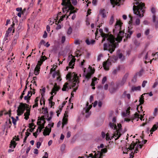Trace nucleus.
<instances>
[{"label":"nucleus","instance_id":"052dcab7","mask_svg":"<svg viewBox=\"0 0 158 158\" xmlns=\"http://www.w3.org/2000/svg\"><path fill=\"white\" fill-rule=\"evenodd\" d=\"M67 102L66 101H64L62 103V106L61 107H60V111H61L62 110V108L66 104V103Z\"/></svg>","mask_w":158,"mask_h":158},{"label":"nucleus","instance_id":"393cba45","mask_svg":"<svg viewBox=\"0 0 158 158\" xmlns=\"http://www.w3.org/2000/svg\"><path fill=\"white\" fill-rule=\"evenodd\" d=\"M85 42L88 45L94 44L95 43V41L94 40H92L89 41V39H87L85 40Z\"/></svg>","mask_w":158,"mask_h":158},{"label":"nucleus","instance_id":"cd10ccee","mask_svg":"<svg viewBox=\"0 0 158 158\" xmlns=\"http://www.w3.org/2000/svg\"><path fill=\"white\" fill-rule=\"evenodd\" d=\"M158 127V123H157L156 124H154L152 128L151 129V130H150V132H152V133H152V132L154 131L155 130H156L157 128Z\"/></svg>","mask_w":158,"mask_h":158},{"label":"nucleus","instance_id":"6e6552de","mask_svg":"<svg viewBox=\"0 0 158 158\" xmlns=\"http://www.w3.org/2000/svg\"><path fill=\"white\" fill-rule=\"evenodd\" d=\"M45 118H44V116L41 117L40 119V121L38 122V123H40L39 128V132L41 131L44 128V124L45 123Z\"/></svg>","mask_w":158,"mask_h":158},{"label":"nucleus","instance_id":"e433bc0d","mask_svg":"<svg viewBox=\"0 0 158 158\" xmlns=\"http://www.w3.org/2000/svg\"><path fill=\"white\" fill-rule=\"evenodd\" d=\"M153 20L154 23H155L156 26L155 27H158V22L156 21V16L155 15H153Z\"/></svg>","mask_w":158,"mask_h":158},{"label":"nucleus","instance_id":"37998d69","mask_svg":"<svg viewBox=\"0 0 158 158\" xmlns=\"http://www.w3.org/2000/svg\"><path fill=\"white\" fill-rule=\"evenodd\" d=\"M26 110L27 112L24 113V115L29 116L30 115V110L28 108L26 109Z\"/></svg>","mask_w":158,"mask_h":158},{"label":"nucleus","instance_id":"20e7f679","mask_svg":"<svg viewBox=\"0 0 158 158\" xmlns=\"http://www.w3.org/2000/svg\"><path fill=\"white\" fill-rule=\"evenodd\" d=\"M66 77L68 79H69L71 82L72 83V87H74L79 83L78 77L77 74L73 73L72 74L68 73L66 75Z\"/></svg>","mask_w":158,"mask_h":158},{"label":"nucleus","instance_id":"de8ad7c7","mask_svg":"<svg viewBox=\"0 0 158 158\" xmlns=\"http://www.w3.org/2000/svg\"><path fill=\"white\" fill-rule=\"evenodd\" d=\"M106 140L109 141V140H110L111 139L110 138L109 135V133H107L106 134Z\"/></svg>","mask_w":158,"mask_h":158},{"label":"nucleus","instance_id":"2eb2a0df","mask_svg":"<svg viewBox=\"0 0 158 158\" xmlns=\"http://www.w3.org/2000/svg\"><path fill=\"white\" fill-rule=\"evenodd\" d=\"M139 115L137 113H136L134 114V115H133V116L131 117V119L133 120L137 119V120L138 121V119L140 118V119L142 120V118L143 117V116L142 115H141L140 117H139Z\"/></svg>","mask_w":158,"mask_h":158},{"label":"nucleus","instance_id":"ea45409f","mask_svg":"<svg viewBox=\"0 0 158 158\" xmlns=\"http://www.w3.org/2000/svg\"><path fill=\"white\" fill-rule=\"evenodd\" d=\"M114 16H113L112 15L110 19V20L109 24L110 25H112L114 23Z\"/></svg>","mask_w":158,"mask_h":158},{"label":"nucleus","instance_id":"338daca9","mask_svg":"<svg viewBox=\"0 0 158 158\" xmlns=\"http://www.w3.org/2000/svg\"><path fill=\"white\" fill-rule=\"evenodd\" d=\"M65 40V37L64 36H63L61 38V42L64 43Z\"/></svg>","mask_w":158,"mask_h":158},{"label":"nucleus","instance_id":"7c9ffc66","mask_svg":"<svg viewBox=\"0 0 158 158\" xmlns=\"http://www.w3.org/2000/svg\"><path fill=\"white\" fill-rule=\"evenodd\" d=\"M100 14L102 16L103 18L106 17V15L105 13L104 9L101 10L99 11Z\"/></svg>","mask_w":158,"mask_h":158},{"label":"nucleus","instance_id":"f03ea898","mask_svg":"<svg viewBox=\"0 0 158 158\" xmlns=\"http://www.w3.org/2000/svg\"><path fill=\"white\" fill-rule=\"evenodd\" d=\"M133 4L134 5L133 6L134 13L139 17H143V13L145 11L144 4L142 2L139 3L137 0H134Z\"/></svg>","mask_w":158,"mask_h":158},{"label":"nucleus","instance_id":"680f3d73","mask_svg":"<svg viewBox=\"0 0 158 158\" xmlns=\"http://www.w3.org/2000/svg\"><path fill=\"white\" fill-rule=\"evenodd\" d=\"M41 145V143L40 142H38L36 143V147L38 148H39Z\"/></svg>","mask_w":158,"mask_h":158},{"label":"nucleus","instance_id":"ddd939ff","mask_svg":"<svg viewBox=\"0 0 158 158\" xmlns=\"http://www.w3.org/2000/svg\"><path fill=\"white\" fill-rule=\"evenodd\" d=\"M128 76V73H126L125 74L122 78V80L120 84L119 85L120 86L123 85L126 81L127 79Z\"/></svg>","mask_w":158,"mask_h":158},{"label":"nucleus","instance_id":"8fccbe9b","mask_svg":"<svg viewBox=\"0 0 158 158\" xmlns=\"http://www.w3.org/2000/svg\"><path fill=\"white\" fill-rule=\"evenodd\" d=\"M40 91H41V89H40ZM45 90H46V89H45V87L43 88L42 89V90L43 91V93H41V95H42V97L44 95V93L45 92Z\"/></svg>","mask_w":158,"mask_h":158},{"label":"nucleus","instance_id":"0e129e2a","mask_svg":"<svg viewBox=\"0 0 158 158\" xmlns=\"http://www.w3.org/2000/svg\"><path fill=\"white\" fill-rule=\"evenodd\" d=\"M128 33H129V34H127V37L130 38V35L132 33V31L129 30L128 31Z\"/></svg>","mask_w":158,"mask_h":158},{"label":"nucleus","instance_id":"5fc2aeb1","mask_svg":"<svg viewBox=\"0 0 158 158\" xmlns=\"http://www.w3.org/2000/svg\"><path fill=\"white\" fill-rule=\"evenodd\" d=\"M147 83V81H143L142 83V86L143 87H144L145 86L146 84Z\"/></svg>","mask_w":158,"mask_h":158},{"label":"nucleus","instance_id":"f704fd0d","mask_svg":"<svg viewBox=\"0 0 158 158\" xmlns=\"http://www.w3.org/2000/svg\"><path fill=\"white\" fill-rule=\"evenodd\" d=\"M118 128L117 127V128L116 129H113L115 130H116L119 131L121 132V131L122 130V126L121 124L120 123H118L117 124Z\"/></svg>","mask_w":158,"mask_h":158},{"label":"nucleus","instance_id":"49530a36","mask_svg":"<svg viewBox=\"0 0 158 158\" xmlns=\"http://www.w3.org/2000/svg\"><path fill=\"white\" fill-rule=\"evenodd\" d=\"M66 15H63L60 17L59 21L57 22V23H59V22L60 21H62L64 19Z\"/></svg>","mask_w":158,"mask_h":158},{"label":"nucleus","instance_id":"e2e57ef3","mask_svg":"<svg viewBox=\"0 0 158 158\" xmlns=\"http://www.w3.org/2000/svg\"><path fill=\"white\" fill-rule=\"evenodd\" d=\"M65 149V146L64 145H62L61 146L60 149L62 152L64 151Z\"/></svg>","mask_w":158,"mask_h":158},{"label":"nucleus","instance_id":"a878e982","mask_svg":"<svg viewBox=\"0 0 158 158\" xmlns=\"http://www.w3.org/2000/svg\"><path fill=\"white\" fill-rule=\"evenodd\" d=\"M97 78L94 77L92 79V81L91 84V86H94L96 84L98 83L97 81Z\"/></svg>","mask_w":158,"mask_h":158},{"label":"nucleus","instance_id":"c756f323","mask_svg":"<svg viewBox=\"0 0 158 158\" xmlns=\"http://www.w3.org/2000/svg\"><path fill=\"white\" fill-rule=\"evenodd\" d=\"M15 23L13 22L12 24L11 25L10 27L8 28L6 32L9 34L10 33L12 30L13 27L15 26Z\"/></svg>","mask_w":158,"mask_h":158},{"label":"nucleus","instance_id":"6e6d98bb","mask_svg":"<svg viewBox=\"0 0 158 158\" xmlns=\"http://www.w3.org/2000/svg\"><path fill=\"white\" fill-rule=\"evenodd\" d=\"M107 80V78L106 77H103V78L102 79V84H104L105 82Z\"/></svg>","mask_w":158,"mask_h":158},{"label":"nucleus","instance_id":"5701e85b","mask_svg":"<svg viewBox=\"0 0 158 158\" xmlns=\"http://www.w3.org/2000/svg\"><path fill=\"white\" fill-rule=\"evenodd\" d=\"M68 85L69 83L68 82L65 83L63 85V87L62 89V90L63 91H68L69 89L68 86Z\"/></svg>","mask_w":158,"mask_h":158},{"label":"nucleus","instance_id":"dca6fc26","mask_svg":"<svg viewBox=\"0 0 158 158\" xmlns=\"http://www.w3.org/2000/svg\"><path fill=\"white\" fill-rule=\"evenodd\" d=\"M121 0H110L111 4L113 6V7H114L115 5L119 6L120 2Z\"/></svg>","mask_w":158,"mask_h":158},{"label":"nucleus","instance_id":"69168bd1","mask_svg":"<svg viewBox=\"0 0 158 158\" xmlns=\"http://www.w3.org/2000/svg\"><path fill=\"white\" fill-rule=\"evenodd\" d=\"M72 4L74 5H75L77 4V1L76 0H71Z\"/></svg>","mask_w":158,"mask_h":158},{"label":"nucleus","instance_id":"473e14b6","mask_svg":"<svg viewBox=\"0 0 158 158\" xmlns=\"http://www.w3.org/2000/svg\"><path fill=\"white\" fill-rule=\"evenodd\" d=\"M135 144L134 142H132V143L130 145L129 147L127 149H129V150H131L134 149V147L135 146Z\"/></svg>","mask_w":158,"mask_h":158},{"label":"nucleus","instance_id":"39448f33","mask_svg":"<svg viewBox=\"0 0 158 158\" xmlns=\"http://www.w3.org/2000/svg\"><path fill=\"white\" fill-rule=\"evenodd\" d=\"M47 59V58L45 56H42L41 59L38 61L37 64L36 65L35 68L34 69V73L35 75H38L40 72V66L42 64L43 61Z\"/></svg>","mask_w":158,"mask_h":158},{"label":"nucleus","instance_id":"603ef678","mask_svg":"<svg viewBox=\"0 0 158 158\" xmlns=\"http://www.w3.org/2000/svg\"><path fill=\"white\" fill-rule=\"evenodd\" d=\"M42 102H43L44 104H45V101L43 97V96H42V98L40 100V104L41 105L42 104Z\"/></svg>","mask_w":158,"mask_h":158},{"label":"nucleus","instance_id":"4be33fe9","mask_svg":"<svg viewBox=\"0 0 158 158\" xmlns=\"http://www.w3.org/2000/svg\"><path fill=\"white\" fill-rule=\"evenodd\" d=\"M51 131V129L48 128L47 127H45V130H44L43 134L44 135H49Z\"/></svg>","mask_w":158,"mask_h":158},{"label":"nucleus","instance_id":"c9c22d12","mask_svg":"<svg viewBox=\"0 0 158 158\" xmlns=\"http://www.w3.org/2000/svg\"><path fill=\"white\" fill-rule=\"evenodd\" d=\"M130 109H128L126 111V112H124L123 113V116H126L129 114L130 111L129 110Z\"/></svg>","mask_w":158,"mask_h":158},{"label":"nucleus","instance_id":"c85d7f7f","mask_svg":"<svg viewBox=\"0 0 158 158\" xmlns=\"http://www.w3.org/2000/svg\"><path fill=\"white\" fill-rule=\"evenodd\" d=\"M141 89V87L139 86L137 87L133 86L131 88V90L133 91H135L140 90Z\"/></svg>","mask_w":158,"mask_h":158},{"label":"nucleus","instance_id":"bb28decb","mask_svg":"<svg viewBox=\"0 0 158 158\" xmlns=\"http://www.w3.org/2000/svg\"><path fill=\"white\" fill-rule=\"evenodd\" d=\"M146 94H147V93H144L141 96L139 100V101L140 102V105H141L144 102L143 95Z\"/></svg>","mask_w":158,"mask_h":158},{"label":"nucleus","instance_id":"9b49d317","mask_svg":"<svg viewBox=\"0 0 158 158\" xmlns=\"http://www.w3.org/2000/svg\"><path fill=\"white\" fill-rule=\"evenodd\" d=\"M122 134L121 133V132L116 130L114 132L113 136L111 137L112 139V137L115 139V140H116L119 139L120 137Z\"/></svg>","mask_w":158,"mask_h":158},{"label":"nucleus","instance_id":"13d9d810","mask_svg":"<svg viewBox=\"0 0 158 158\" xmlns=\"http://www.w3.org/2000/svg\"><path fill=\"white\" fill-rule=\"evenodd\" d=\"M135 24L137 25H139L140 24V20L139 19H137L135 21Z\"/></svg>","mask_w":158,"mask_h":158},{"label":"nucleus","instance_id":"864d4df0","mask_svg":"<svg viewBox=\"0 0 158 158\" xmlns=\"http://www.w3.org/2000/svg\"><path fill=\"white\" fill-rule=\"evenodd\" d=\"M107 152V149L106 148H103L101 150V152L102 154V153H105L106 152Z\"/></svg>","mask_w":158,"mask_h":158},{"label":"nucleus","instance_id":"58836bf2","mask_svg":"<svg viewBox=\"0 0 158 158\" xmlns=\"http://www.w3.org/2000/svg\"><path fill=\"white\" fill-rule=\"evenodd\" d=\"M45 41L42 40H41L40 42V43L39 44V48H40L41 47V45H44L45 44Z\"/></svg>","mask_w":158,"mask_h":158},{"label":"nucleus","instance_id":"a19ab883","mask_svg":"<svg viewBox=\"0 0 158 158\" xmlns=\"http://www.w3.org/2000/svg\"><path fill=\"white\" fill-rule=\"evenodd\" d=\"M158 84V78L154 82L152 88H155L157 85Z\"/></svg>","mask_w":158,"mask_h":158},{"label":"nucleus","instance_id":"a18cd8bd","mask_svg":"<svg viewBox=\"0 0 158 158\" xmlns=\"http://www.w3.org/2000/svg\"><path fill=\"white\" fill-rule=\"evenodd\" d=\"M11 119L12 120V123L14 124V125H16V122L17 121V119H16L12 117H11Z\"/></svg>","mask_w":158,"mask_h":158},{"label":"nucleus","instance_id":"72a5a7b5","mask_svg":"<svg viewBox=\"0 0 158 158\" xmlns=\"http://www.w3.org/2000/svg\"><path fill=\"white\" fill-rule=\"evenodd\" d=\"M120 67L119 66H118L116 69H114L112 72V74L114 75L116 74L117 72L120 70Z\"/></svg>","mask_w":158,"mask_h":158},{"label":"nucleus","instance_id":"4468645a","mask_svg":"<svg viewBox=\"0 0 158 158\" xmlns=\"http://www.w3.org/2000/svg\"><path fill=\"white\" fill-rule=\"evenodd\" d=\"M119 86V85H117L115 86H112L110 87L109 89L110 93L111 94H113L115 93L118 89V87Z\"/></svg>","mask_w":158,"mask_h":158},{"label":"nucleus","instance_id":"3c124183","mask_svg":"<svg viewBox=\"0 0 158 158\" xmlns=\"http://www.w3.org/2000/svg\"><path fill=\"white\" fill-rule=\"evenodd\" d=\"M129 18H130V20L129 21V24H131V23H132V22H133V17L131 16L130 15H129Z\"/></svg>","mask_w":158,"mask_h":158},{"label":"nucleus","instance_id":"774afa93","mask_svg":"<svg viewBox=\"0 0 158 158\" xmlns=\"http://www.w3.org/2000/svg\"><path fill=\"white\" fill-rule=\"evenodd\" d=\"M48 154L47 152H45L44 156L42 158H48Z\"/></svg>","mask_w":158,"mask_h":158},{"label":"nucleus","instance_id":"f257e3e1","mask_svg":"<svg viewBox=\"0 0 158 158\" xmlns=\"http://www.w3.org/2000/svg\"><path fill=\"white\" fill-rule=\"evenodd\" d=\"M122 23L120 20H117L115 27L113 29L114 35L116 38L111 34H106L103 32L102 29H100L99 31L102 37V43H103L106 39L108 43H104L103 45V49L107 50L110 53H112L118 45V42H120L124 37V32L121 30Z\"/></svg>","mask_w":158,"mask_h":158},{"label":"nucleus","instance_id":"412c9836","mask_svg":"<svg viewBox=\"0 0 158 158\" xmlns=\"http://www.w3.org/2000/svg\"><path fill=\"white\" fill-rule=\"evenodd\" d=\"M19 36V33L17 34H16V35H15L13 38V40L12 44H11V45L13 46V45H15L16 43V41H17V40Z\"/></svg>","mask_w":158,"mask_h":158},{"label":"nucleus","instance_id":"f8f14e48","mask_svg":"<svg viewBox=\"0 0 158 158\" xmlns=\"http://www.w3.org/2000/svg\"><path fill=\"white\" fill-rule=\"evenodd\" d=\"M60 89V88L57 86V84L55 83L54 85V87L52 88V91L51 92V94L53 95V94L54 93V94H56V92L59 90Z\"/></svg>","mask_w":158,"mask_h":158},{"label":"nucleus","instance_id":"a211bd4d","mask_svg":"<svg viewBox=\"0 0 158 158\" xmlns=\"http://www.w3.org/2000/svg\"><path fill=\"white\" fill-rule=\"evenodd\" d=\"M127 91H124L123 94L121 95V97L122 98H125L127 97L128 99H129L131 98L130 94H127Z\"/></svg>","mask_w":158,"mask_h":158},{"label":"nucleus","instance_id":"0eeeda50","mask_svg":"<svg viewBox=\"0 0 158 158\" xmlns=\"http://www.w3.org/2000/svg\"><path fill=\"white\" fill-rule=\"evenodd\" d=\"M92 107V105H89V102H87L86 106L83 109L82 111V114L85 115L86 118L88 117L91 114V112L89 111Z\"/></svg>","mask_w":158,"mask_h":158},{"label":"nucleus","instance_id":"f3484780","mask_svg":"<svg viewBox=\"0 0 158 158\" xmlns=\"http://www.w3.org/2000/svg\"><path fill=\"white\" fill-rule=\"evenodd\" d=\"M110 63L108 61L104 62L103 63V66L104 69L106 70H109V67Z\"/></svg>","mask_w":158,"mask_h":158},{"label":"nucleus","instance_id":"09e8293b","mask_svg":"<svg viewBox=\"0 0 158 158\" xmlns=\"http://www.w3.org/2000/svg\"><path fill=\"white\" fill-rule=\"evenodd\" d=\"M42 110H43V113L44 114H46L48 113V109L47 108H44L43 107L42 108Z\"/></svg>","mask_w":158,"mask_h":158},{"label":"nucleus","instance_id":"9d476101","mask_svg":"<svg viewBox=\"0 0 158 158\" xmlns=\"http://www.w3.org/2000/svg\"><path fill=\"white\" fill-rule=\"evenodd\" d=\"M116 122V118L114 117L112 120V122H110L109 124L110 127L112 129H116L117 126L115 124Z\"/></svg>","mask_w":158,"mask_h":158},{"label":"nucleus","instance_id":"c03bdc74","mask_svg":"<svg viewBox=\"0 0 158 158\" xmlns=\"http://www.w3.org/2000/svg\"><path fill=\"white\" fill-rule=\"evenodd\" d=\"M72 31V29L71 27H69V28L68 30L67 31V33L69 35H70L71 34Z\"/></svg>","mask_w":158,"mask_h":158},{"label":"nucleus","instance_id":"bf43d9fd","mask_svg":"<svg viewBox=\"0 0 158 158\" xmlns=\"http://www.w3.org/2000/svg\"><path fill=\"white\" fill-rule=\"evenodd\" d=\"M21 25L19 24L16 28V31H19L21 29Z\"/></svg>","mask_w":158,"mask_h":158},{"label":"nucleus","instance_id":"6ab92c4d","mask_svg":"<svg viewBox=\"0 0 158 158\" xmlns=\"http://www.w3.org/2000/svg\"><path fill=\"white\" fill-rule=\"evenodd\" d=\"M102 154L100 151L96 152L94 154V158H102Z\"/></svg>","mask_w":158,"mask_h":158},{"label":"nucleus","instance_id":"aec40b11","mask_svg":"<svg viewBox=\"0 0 158 158\" xmlns=\"http://www.w3.org/2000/svg\"><path fill=\"white\" fill-rule=\"evenodd\" d=\"M95 70L94 69L92 70L91 72L88 73L85 75V78L87 79V81H88L91 77L92 75L94 72Z\"/></svg>","mask_w":158,"mask_h":158},{"label":"nucleus","instance_id":"4c0bfd02","mask_svg":"<svg viewBox=\"0 0 158 158\" xmlns=\"http://www.w3.org/2000/svg\"><path fill=\"white\" fill-rule=\"evenodd\" d=\"M32 95V94H31L30 95V96H26L24 97V99L25 100H26L27 101V102L28 103L29 102V101L30 100V97Z\"/></svg>","mask_w":158,"mask_h":158},{"label":"nucleus","instance_id":"7ed1b4c3","mask_svg":"<svg viewBox=\"0 0 158 158\" xmlns=\"http://www.w3.org/2000/svg\"><path fill=\"white\" fill-rule=\"evenodd\" d=\"M61 5L64 6V7L62 8L63 12L64 13V11H67V13L69 12L68 10H70L69 12V15L67 16V18H68V16H70L72 14H73L76 12V11L74 10V7L72 6L70 3L67 0H63Z\"/></svg>","mask_w":158,"mask_h":158},{"label":"nucleus","instance_id":"423d86ee","mask_svg":"<svg viewBox=\"0 0 158 158\" xmlns=\"http://www.w3.org/2000/svg\"><path fill=\"white\" fill-rule=\"evenodd\" d=\"M28 105L26 103H20L17 110V115H21L24 113L25 109L28 108Z\"/></svg>","mask_w":158,"mask_h":158},{"label":"nucleus","instance_id":"1a4fd4ad","mask_svg":"<svg viewBox=\"0 0 158 158\" xmlns=\"http://www.w3.org/2000/svg\"><path fill=\"white\" fill-rule=\"evenodd\" d=\"M68 111H65L64 114V116L63 119V122L62 123V128H63L64 126L67 124V118Z\"/></svg>","mask_w":158,"mask_h":158},{"label":"nucleus","instance_id":"2f4dec72","mask_svg":"<svg viewBox=\"0 0 158 158\" xmlns=\"http://www.w3.org/2000/svg\"><path fill=\"white\" fill-rule=\"evenodd\" d=\"M144 72L143 69H141L139 72L136 73V75L138 76L139 77H141L143 74Z\"/></svg>","mask_w":158,"mask_h":158},{"label":"nucleus","instance_id":"b1692460","mask_svg":"<svg viewBox=\"0 0 158 158\" xmlns=\"http://www.w3.org/2000/svg\"><path fill=\"white\" fill-rule=\"evenodd\" d=\"M75 61V59L73 58H72L70 62L69 63V65L70 68H72L74 64V63Z\"/></svg>","mask_w":158,"mask_h":158},{"label":"nucleus","instance_id":"4d7b16f0","mask_svg":"<svg viewBox=\"0 0 158 158\" xmlns=\"http://www.w3.org/2000/svg\"><path fill=\"white\" fill-rule=\"evenodd\" d=\"M39 131V127L38 128V129L34 133H33V135L35 136L36 138V137L37 134V133L38 132V131Z\"/></svg>","mask_w":158,"mask_h":158},{"label":"nucleus","instance_id":"79ce46f5","mask_svg":"<svg viewBox=\"0 0 158 158\" xmlns=\"http://www.w3.org/2000/svg\"><path fill=\"white\" fill-rule=\"evenodd\" d=\"M59 74V73H58V72L57 71H55L52 75L53 78H55L56 76H58Z\"/></svg>","mask_w":158,"mask_h":158}]
</instances>
